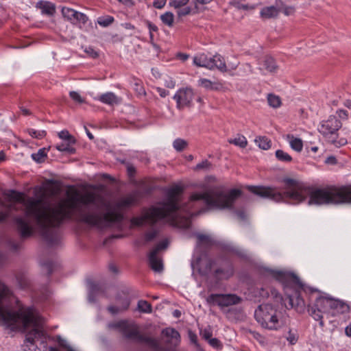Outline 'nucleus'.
<instances>
[{"label":"nucleus","instance_id":"obj_23","mask_svg":"<svg viewBox=\"0 0 351 351\" xmlns=\"http://www.w3.org/2000/svg\"><path fill=\"white\" fill-rule=\"evenodd\" d=\"M99 100L108 105H114L119 103L117 96L112 92H108L101 95L99 97Z\"/></svg>","mask_w":351,"mask_h":351},{"label":"nucleus","instance_id":"obj_10","mask_svg":"<svg viewBox=\"0 0 351 351\" xmlns=\"http://www.w3.org/2000/svg\"><path fill=\"white\" fill-rule=\"evenodd\" d=\"M254 317L262 328L269 330H278L284 321L278 312L269 304H262L255 310Z\"/></svg>","mask_w":351,"mask_h":351},{"label":"nucleus","instance_id":"obj_11","mask_svg":"<svg viewBox=\"0 0 351 351\" xmlns=\"http://www.w3.org/2000/svg\"><path fill=\"white\" fill-rule=\"evenodd\" d=\"M341 126V122L336 117L330 116L327 120L320 123L318 130L329 143L339 147L348 143L346 138L337 137V131Z\"/></svg>","mask_w":351,"mask_h":351},{"label":"nucleus","instance_id":"obj_47","mask_svg":"<svg viewBox=\"0 0 351 351\" xmlns=\"http://www.w3.org/2000/svg\"><path fill=\"white\" fill-rule=\"evenodd\" d=\"M191 12V8L189 6L184 7L178 10L177 14L178 16L182 17L189 14Z\"/></svg>","mask_w":351,"mask_h":351},{"label":"nucleus","instance_id":"obj_34","mask_svg":"<svg viewBox=\"0 0 351 351\" xmlns=\"http://www.w3.org/2000/svg\"><path fill=\"white\" fill-rule=\"evenodd\" d=\"M267 101L269 105L274 108H278L281 104L280 99L278 96L273 94H269L267 96Z\"/></svg>","mask_w":351,"mask_h":351},{"label":"nucleus","instance_id":"obj_48","mask_svg":"<svg viewBox=\"0 0 351 351\" xmlns=\"http://www.w3.org/2000/svg\"><path fill=\"white\" fill-rule=\"evenodd\" d=\"M69 95L71 96V97L75 101H77V103H83L84 102V99L82 98V97L76 92L75 91H71L69 93Z\"/></svg>","mask_w":351,"mask_h":351},{"label":"nucleus","instance_id":"obj_52","mask_svg":"<svg viewBox=\"0 0 351 351\" xmlns=\"http://www.w3.org/2000/svg\"><path fill=\"white\" fill-rule=\"evenodd\" d=\"M325 163L327 165H335L337 163V159L334 156H329L325 160Z\"/></svg>","mask_w":351,"mask_h":351},{"label":"nucleus","instance_id":"obj_21","mask_svg":"<svg viewBox=\"0 0 351 351\" xmlns=\"http://www.w3.org/2000/svg\"><path fill=\"white\" fill-rule=\"evenodd\" d=\"M36 8L40 9L42 14L52 16L56 11L55 5L49 1H40L36 4Z\"/></svg>","mask_w":351,"mask_h":351},{"label":"nucleus","instance_id":"obj_40","mask_svg":"<svg viewBox=\"0 0 351 351\" xmlns=\"http://www.w3.org/2000/svg\"><path fill=\"white\" fill-rule=\"evenodd\" d=\"M47 154L45 149H40L36 154H33L32 155V158L38 162H43Z\"/></svg>","mask_w":351,"mask_h":351},{"label":"nucleus","instance_id":"obj_15","mask_svg":"<svg viewBox=\"0 0 351 351\" xmlns=\"http://www.w3.org/2000/svg\"><path fill=\"white\" fill-rule=\"evenodd\" d=\"M194 96L193 90L190 87H185L178 89L173 99L176 101L177 108L181 110L185 107L191 106Z\"/></svg>","mask_w":351,"mask_h":351},{"label":"nucleus","instance_id":"obj_29","mask_svg":"<svg viewBox=\"0 0 351 351\" xmlns=\"http://www.w3.org/2000/svg\"><path fill=\"white\" fill-rule=\"evenodd\" d=\"M198 84L207 90H216L218 88V85L216 83L206 78H200L198 80Z\"/></svg>","mask_w":351,"mask_h":351},{"label":"nucleus","instance_id":"obj_44","mask_svg":"<svg viewBox=\"0 0 351 351\" xmlns=\"http://www.w3.org/2000/svg\"><path fill=\"white\" fill-rule=\"evenodd\" d=\"M53 263L51 261H46L42 263L43 269L46 271L47 274L49 275L53 271Z\"/></svg>","mask_w":351,"mask_h":351},{"label":"nucleus","instance_id":"obj_3","mask_svg":"<svg viewBox=\"0 0 351 351\" xmlns=\"http://www.w3.org/2000/svg\"><path fill=\"white\" fill-rule=\"evenodd\" d=\"M137 202L134 192L119 198L116 202H108L97 192H86L79 197L80 218L86 224L103 228L120 223L123 211Z\"/></svg>","mask_w":351,"mask_h":351},{"label":"nucleus","instance_id":"obj_37","mask_svg":"<svg viewBox=\"0 0 351 351\" xmlns=\"http://www.w3.org/2000/svg\"><path fill=\"white\" fill-rule=\"evenodd\" d=\"M16 280H17L19 286L22 289H25L28 287L29 280L25 275H23V274H16Z\"/></svg>","mask_w":351,"mask_h":351},{"label":"nucleus","instance_id":"obj_16","mask_svg":"<svg viewBox=\"0 0 351 351\" xmlns=\"http://www.w3.org/2000/svg\"><path fill=\"white\" fill-rule=\"evenodd\" d=\"M253 296L258 300L261 301L263 299L271 297L275 302H281L283 298L281 295L273 288H269V291L267 287H260L254 289L252 292Z\"/></svg>","mask_w":351,"mask_h":351},{"label":"nucleus","instance_id":"obj_12","mask_svg":"<svg viewBox=\"0 0 351 351\" xmlns=\"http://www.w3.org/2000/svg\"><path fill=\"white\" fill-rule=\"evenodd\" d=\"M193 64L197 66L204 67L208 69H217L222 72L227 71V65L224 58L219 54L212 57L205 53H199L194 56Z\"/></svg>","mask_w":351,"mask_h":351},{"label":"nucleus","instance_id":"obj_54","mask_svg":"<svg viewBox=\"0 0 351 351\" xmlns=\"http://www.w3.org/2000/svg\"><path fill=\"white\" fill-rule=\"evenodd\" d=\"M210 344L215 348H217L220 346L219 341L216 338L210 339L209 341Z\"/></svg>","mask_w":351,"mask_h":351},{"label":"nucleus","instance_id":"obj_24","mask_svg":"<svg viewBox=\"0 0 351 351\" xmlns=\"http://www.w3.org/2000/svg\"><path fill=\"white\" fill-rule=\"evenodd\" d=\"M283 337L286 339L289 345H295L299 339V334L296 329L290 328L285 332Z\"/></svg>","mask_w":351,"mask_h":351},{"label":"nucleus","instance_id":"obj_28","mask_svg":"<svg viewBox=\"0 0 351 351\" xmlns=\"http://www.w3.org/2000/svg\"><path fill=\"white\" fill-rule=\"evenodd\" d=\"M162 22L168 27H172L174 22V15L171 12H166L160 16Z\"/></svg>","mask_w":351,"mask_h":351},{"label":"nucleus","instance_id":"obj_64","mask_svg":"<svg viewBox=\"0 0 351 351\" xmlns=\"http://www.w3.org/2000/svg\"><path fill=\"white\" fill-rule=\"evenodd\" d=\"M21 112H23V114L24 115H25V116H27V115H30V114H31V112H30L29 110H27V109H26V108H23V107H21Z\"/></svg>","mask_w":351,"mask_h":351},{"label":"nucleus","instance_id":"obj_9","mask_svg":"<svg viewBox=\"0 0 351 351\" xmlns=\"http://www.w3.org/2000/svg\"><path fill=\"white\" fill-rule=\"evenodd\" d=\"M108 326L110 328L118 330L126 339L145 343L154 351L162 350L160 341L158 339L142 335L139 332L137 325L132 321L119 320L109 323Z\"/></svg>","mask_w":351,"mask_h":351},{"label":"nucleus","instance_id":"obj_62","mask_svg":"<svg viewBox=\"0 0 351 351\" xmlns=\"http://www.w3.org/2000/svg\"><path fill=\"white\" fill-rule=\"evenodd\" d=\"M60 138L66 140V131L62 130L61 132H58V134Z\"/></svg>","mask_w":351,"mask_h":351},{"label":"nucleus","instance_id":"obj_18","mask_svg":"<svg viewBox=\"0 0 351 351\" xmlns=\"http://www.w3.org/2000/svg\"><path fill=\"white\" fill-rule=\"evenodd\" d=\"M86 286L88 288V300L89 302H95L97 297L104 293V286L94 282L91 279L86 280Z\"/></svg>","mask_w":351,"mask_h":351},{"label":"nucleus","instance_id":"obj_31","mask_svg":"<svg viewBox=\"0 0 351 351\" xmlns=\"http://www.w3.org/2000/svg\"><path fill=\"white\" fill-rule=\"evenodd\" d=\"M228 142L242 148L245 147L247 143L246 138L243 135H238L234 138L230 139Z\"/></svg>","mask_w":351,"mask_h":351},{"label":"nucleus","instance_id":"obj_8","mask_svg":"<svg viewBox=\"0 0 351 351\" xmlns=\"http://www.w3.org/2000/svg\"><path fill=\"white\" fill-rule=\"evenodd\" d=\"M315 303L308 309L309 314L316 321L319 322L320 326L323 327L324 315L335 317L348 313L351 309V304L331 297L326 293H318L315 298Z\"/></svg>","mask_w":351,"mask_h":351},{"label":"nucleus","instance_id":"obj_7","mask_svg":"<svg viewBox=\"0 0 351 351\" xmlns=\"http://www.w3.org/2000/svg\"><path fill=\"white\" fill-rule=\"evenodd\" d=\"M257 272L259 280L262 283L276 280L282 284L285 294L289 299V304L291 307L304 303L303 299L300 295L301 289L305 292L309 291L313 294L314 292L317 291V289L304 285L299 278L291 272L271 269L265 266L258 267Z\"/></svg>","mask_w":351,"mask_h":351},{"label":"nucleus","instance_id":"obj_49","mask_svg":"<svg viewBox=\"0 0 351 351\" xmlns=\"http://www.w3.org/2000/svg\"><path fill=\"white\" fill-rule=\"evenodd\" d=\"M337 114L341 120H346L348 118V112L343 109H339L337 111Z\"/></svg>","mask_w":351,"mask_h":351},{"label":"nucleus","instance_id":"obj_41","mask_svg":"<svg viewBox=\"0 0 351 351\" xmlns=\"http://www.w3.org/2000/svg\"><path fill=\"white\" fill-rule=\"evenodd\" d=\"M84 51L86 53V56L91 58H96L99 56V53L93 47L90 46L83 47Z\"/></svg>","mask_w":351,"mask_h":351},{"label":"nucleus","instance_id":"obj_26","mask_svg":"<svg viewBox=\"0 0 351 351\" xmlns=\"http://www.w3.org/2000/svg\"><path fill=\"white\" fill-rule=\"evenodd\" d=\"M278 9L275 6L265 7L261 10V16L264 19H270L278 15Z\"/></svg>","mask_w":351,"mask_h":351},{"label":"nucleus","instance_id":"obj_25","mask_svg":"<svg viewBox=\"0 0 351 351\" xmlns=\"http://www.w3.org/2000/svg\"><path fill=\"white\" fill-rule=\"evenodd\" d=\"M289 143L292 149L297 152H300L303 148L302 141L299 138H295L293 136H288Z\"/></svg>","mask_w":351,"mask_h":351},{"label":"nucleus","instance_id":"obj_22","mask_svg":"<svg viewBox=\"0 0 351 351\" xmlns=\"http://www.w3.org/2000/svg\"><path fill=\"white\" fill-rule=\"evenodd\" d=\"M162 334L167 337L168 342L177 345L180 341V335L179 332L172 328H167L162 331Z\"/></svg>","mask_w":351,"mask_h":351},{"label":"nucleus","instance_id":"obj_56","mask_svg":"<svg viewBox=\"0 0 351 351\" xmlns=\"http://www.w3.org/2000/svg\"><path fill=\"white\" fill-rule=\"evenodd\" d=\"M135 85L136 86V90L138 92L139 94H145V90L141 86V84H139L138 82H136Z\"/></svg>","mask_w":351,"mask_h":351},{"label":"nucleus","instance_id":"obj_6","mask_svg":"<svg viewBox=\"0 0 351 351\" xmlns=\"http://www.w3.org/2000/svg\"><path fill=\"white\" fill-rule=\"evenodd\" d=\"M197 243L191 261L193 275L198 274L203 278L209 286H215L219 280H226L234 274L232 258H221V266L214 269L216 263L212 261L206 250L215 245L216 240L211 234H197Z\"/></svg>","mask_w":351,"mask_h":351},{"label":"nucleus","instance_id":"obj_39","mask_svg":"<svg viewBox=\"0 0 351 351\" xmlns=\"http://www.w3.org/2000/svg\"><path fill=\"white\" fill-rule=\"evenodd\" d=\"M27 132L31 136L38 139H41L46 136V132L45 130H36L34 129H28Z\"/></svg>","mask_w":351,"mask_h":351},{"label":"nucleus","instance_id":"obj_13","mask_svg":"<svg viewBox=\"0 0 351 351\" xmlns=\"http://www.w3.org/2000/svg\"><path fill=\"white\" fill-rule=\"evenodd\" d=\"M241 299L236 294H210L206 298L210 305H217L220 308L237 304Z\"/></svg>","mask_w":351,"mask_h":351},{"label":"nucleus","instance_id":"obj_2","mask_svg":"<svg viewBox=\"0 0 351 351\" xmlns=\"http://www.w3.org/2000/svg\"><path fill=\"white\" fill-rule=\"evenodd\" d=\"M196 186L200 191L192 193L189 199L184 202L181 199L183 189L178 185L170 188L166 193L164 202L145 209L142 215L132 218L131 225L152 226L158 222L174 225L180 219H188L209 209L231 208L241 195L239 189L227 190L207 181L200 182Z\"/></svg>","mask_w":351,"mask_h":351},{"label":"nucleus","instance_id":"obj_53","mask_svg":"<svg viewBox=\"0 0 351 351\" xmlns=\"http://www.w3.org/2000/svg\"><path fill=\"white\" fill-rule=\"evenodd\" d=\"M156 90L161 97H165L169 93V92L167 90L162 88H157Z\"/></svg>","mask_w":351,"mask_h":351},{"label":"nucleus","instance_id":"obj_57","mask_svg":"<svg viewBox=\"0 0 351 351\" xmlns=\"http://www.w3.org/2000/svg\"><path fill=\"white\" fill-rule=\"evenodd\" d=\"M178 57L182 61H185L186 60L189 58V56L186 53H179L178 55Z\"/></svg>","mask_w":351,"mask_h":351},{"label":"nucleus","instance_id":"obj_19","mask_svg":"<svg viewBox=\"0 0 351 351\" xmlns=\"http://www.w3.org/2000/svg\"><path fill=\"white\" fill-rule=\"evenodd\" d=\"M258 69L264 75L267 73H274L277 70L274 59L269 56H265L262 62L258 63Z\"/></svg>","mask_w":351,"mask_h":351},{"label":"nucleus","instance_id":"obj_38","mask_svg":"<svg viewBox=\"0 0 351 351\" xmlns=\"http://www.w3.org/2000/svg\"><path fill=\"white\" fill-rule=\"evenodd\" d=\"M186 145V141L182 138H177L173 143V148L178 152L182 151Z\"/></svg>","mask_w":351,"mask_h":351},{"label":"nucleus","instance_id":"obj_42","mask_svg":"<svg viewBox=\"0 0 351 351\" xmlns=\"http://www.w3.org/2000/svg\"><path fill=\"white\" fill-rule=\"evenodd\" d=\"M189 0H169V5L176 9L180 8L188 3Z\"/></svg>","mask_w":351,"mask_h":351},{"label":"nucleus","instance_id":"obj_43","mask_svg":"<svg viewBox=\"0 0 351 351\" xmlns=\"http://www.w3.org/2000/svg\"><path fill=\"white\" fill-rule=\"evenodd\" d=\"M6 244L9 249L12 252H17L20 249V244L11 239L6 241Z\"/></svg>","mask_w":351,"mask_h":351},{"label":"nucleus","instance_id":"obj_45","mask_svg":"<svg viewBox=\"0 0 351 351\" xmlns=\"http://www.w3.org/2000/svg\"><path fill=\"white\" fill-rule=\"evenodd\" d=\"M210 167V162L208 160H204L195 166V170H202V169L206 170V169H208Z\"/></svg>","mask_w":351,"mask_h":351},{"label":"nucleus","instance_id":"obj_58","mask_svg":"<svg viewBox=\"0 0 351 351\" xmlns=\"http://www.w3.org/2000/svg\"><path fill=\"white\" fill-rule=\"evenodd\" d=\"M56 148L60 152L66 151V145L63 143L56 145Z\"/></svg>","mask_w":351,"mask_h":351},{"label":"nucleus","instance_id":"obj_50","mask_svg":"<svg viewBox=\"0 0 351 351\" xmlns=\"http://www.w3.org/2000/svg\"><path fill=\"white\" fill-rule=\"evenodd\" d=\"M147 27L149 29V36H150V38L151 39H153V34H152V32H157L158 31V27L156 25H154V23L148 21L147 22Z\"/></svg>","mask_w":351,"mask_h":351},{"label":"nucleus","instance_id":"obj_61","mask_svg":"<svg viewBox=\"0 0 351 351\" xmlns=\"http://www.w3.org/2000/svg\"><path fill=\"white\" fill-rule=\"evenodd\" d=\"M109 270H110V271H112V273H114V274H116V273H117V271H118V270H117V268L116 265H114V264H110V265H109Z\"/></svg>","mask_w":351,"mask_h":351},{"label":"nucleus","instance_id":"obj_36","mask_svg":"<svg viewBox=\"0 0 351 351\" xmlns=\"http://www.w3.org/2000/svg\"><path fill=\"white\" fill-rule=\"evenodd\" d=\"M276 157L281 162H291L292 160L291 156L287 152L281 149L276 151Z\"/></svg>","mask_w":351,"mask_h":351},{"label":"nucleus","instance_id":"obj_33","mask_svg":"<svg viewBox=\"0 0 351 351\" xmlns=\"http://www.w3.org/2000/svg\"><path fill=\"white\" fill-rule=\"evenodd\" d=\"M75 151V139L67 133V155L74 154Z\"/></svg>","mask_w":351,"mask_h":351},{"label":"nucleus","instance_id":"obj_17","mask_svg":"<svg viewBox=\"0 0 351 351\" xmlns=\"http://www.w3.org/2000/svg\"><path fill=\"white\" fill-rule=\"evenodd\" d=\"M67 21L80 28H82L88 23V18L82 12L67 8Z\"/></svg>","mask_w":351,"mask_h":351},{"label":"nucleus","instance_id":"obj_35","mask_svg":"<svg viewBox=\"0 0 351 351\" xmlns=\"http://www.w3.org/2000/svg\"><path fill=\"white\" fill-rule=\"evenodd\" d=\"M114 20V18L109 15L100 16L97 19V23L100 26L106 27L111 25Z\"/></svg>","mask_w":351,"mask_h":351},{"label":"nucleus","instance_id":"obj_59","mask_svg":"<svg viewBox=\"0 0 351 351\" xmlns=\"http://www.w3.org/2000/svg\"><path fill=\"white\" fill-rule=\"evenodd\" d=\"M345 332L348 337H351V323L346 327Z\"/></svg>","mask_w":351,"mask_h":351},{"label":"nucleus","instance_id":"obj_32","mask_svg":"<svg viewBox=\"0 0 351 351\" xmlns=\"http://www.w3.org/2000/svg\"><path fill=\"white\" fill-rule=\"evenodd\" d=\"M137 308L141 313H149L152 312L151 304L145 300H139Z\"/></svg>","mask_w":351,"mask_h":351},{"label":"nucleus","instance_id":"obj_51","mask_svg":"<svg viewBox=\"0 0 351 351\" xmlns=\"http://www.w3.org/2000/svg\"><path fill=\"white\" fill-rule=\"evenodd\" d=\"M167 0H154L153 5L157 9H162L166 4Z\"/></svg>","mask_w":351,"mask_h":351},{"label":"nucleus","instance_id":"obj_30","mask_svg":"<svg viewBox=\"0 0 351 351\" xmlns=\"http://www.w3.org/2000/svg\"><path fill=\"white\" fill-rule=\"evenodd\" d=\"M3 205L0 204V207ZM8 217L7 211L0 209V222L5 221ZM7 263V257L3 254L0 252V267H3Z\"/></svg>","mask_w":351,"mask_h":351},{"label":"nucleus","instance_id":"obj_27","mask_svg":"<svg viewBox=\"0 0 351 351\" xmlns=\"http://www.w3.org/2000/svg\"><path fill=\"white\" fill-rule=\"evenodd\" d=\"M254 141L262 149L267 150L271 147V141L265 136H258L255 138Z\"/></svg>","mask_w":351,"mask_h":351},{"label":"nucleus","instance_id":"obj_20","mask_svg":"<svg viewBox=\"0 0 351 351\" xmlns=\"http://www.w3.org/2000/svg\"><path fill=\"white\" fill-rule=\"evenodd\" d=\"M130 302L128 298H118L117 299L116 305L108 306V310L112 315H116L127 310L130 306Z\"/></svg>","mask_w":351,"mask_h":351},{"label":"nucleus","instance_id":"obj_63","mask_svg":"<svg viewBox=\"0 0 351 351\" xmlns=\"http://www.w3.org/2000/svg\"><path fill=\"white\" fill-rule=\"evenodd\" d=\"M57 338H58V343H59V344H60L62 347L65 348V347H66V341H65L64 339H62L60 338V337H59V336H58V337H57Z\"/></svg>","mask_w":351,"mask_h":351},{"label":"nucleus","instance_id":"obj_4","mask_svg":"<svg viewBox=\"0 0 351 351\" xmlns=\"http://www.w3.org/2000/svg\"><path fill=\"white\" fill-rule=\"evenodd\" d=\"M308 206L351 204V185L313 188L292 178H287V204Z\"/></svg>","mask_w":351,"mask_h":351},{"label":"nucleus","instance_id":"obj_5","mask_svg":"<svg viewBox=\"0 0 351 351\" xmlns=\"http://www.w3.org/2000/svg\"><path fill=\"white\" fill-rule=\"evenodd\" d=\"M8 288L0 281V298L7 294ZM0 319L12 330L26 332L24 346L29 350H34L36 341L44 337L42 328L43 318L32 307H19L18 310L5 308L0 305Z\"/></svg>","mask_w":351,"mask_h":351},{"label":"nucleus","instance_id":"obj_14","mask_svg":"<svg viewBox=\"0 0 351 351\" xmlns=\"http://www.w3.org/2000/svg\"><path fill=\"white\" fill-rule=\"evenodd\" d=\"M169 245L167 239L160 241L149 254L148 260L151 268L157 272H160L163 269L162 258L160 255L161 250H165Z\"/></svg>","mask_w":351,"mask_h":351},{"label":"nucleus","instance_id":"obj_55","mask_svg":"<svg viewBox=\"0 0 351 351\" xmlns=\"http://www.w3.org/2000/svg\"><path fill=\"white\" fill-rule=\"evenodd\" d=\"M118 1L128 7H132L134 5V1L133 0H118Z\"/></svg>","mask_w":351,"mask_h":351},{"label":"nucleus","instance_id":"obj_60","mask_svg":"<svg viewBox=\"0 0 351 351\" xmlns=\"http://www.w3.org/2000/svg\"><path fill=\"white\" fill-rule=\"evenodd\" d=\"M237 215L241 219L244 220L246 218V215L244 211H238Z\"/></svg>","mask_w":351,"mask_h":351},{"label":"nucleus","instance_id":"obj_46","mask_svg":"<svg viewBox=\"0 0 351 351\" xmlns=\"http://www.w3.org/2000/svg\"><path fill=\"white\" fill-rule=\"evenodd\" d=\"M158 230H153L150 232H148L145 234V239L147 242H149L152 241L156 236L158 235Z\"/></svg>","mask_w":351,"mask_h":351},{"label":"nucleus","instance_id":"obj_1","mask_svg":"<svg viewBox=\"0 0 351 351\" xmlns=\"http://www.w3.org/2000/svg\"><path fill=\"white\" fill-rule=\"evenodd\" d=\"M34 193L36 198L10 191L11 206L23 208V215L13 218L14 228L21 239H26L34 234L36 226L49 246L57 245L60 240L58 226L66 217V192L60 182L49 180L44 188L35 189Z\"/></svg>","mask_w":351,"mask_h":351}]
</instances>
